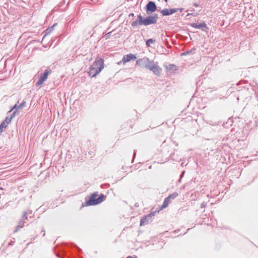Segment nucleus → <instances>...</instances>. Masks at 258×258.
<instances>
[{
    "mask_svg": "<svg viewBox=\"0 0 258 258\" xmlns=\"http://www.w3.org/2000/svg\"><path fill=\"white\" fill-rule=\"evenodd\" d=\"M104 68V60L101 58L96 59L91 64L88 72L89 75L91 77H94L100 73Z\"/></svg>",
    "mask_w": 258,
    "mask_h": 258,
    "instance_id": "1",
    "label": "nucleus"
},
{
    "mask_svg": "<svg viewBox=\"0 0 258 258\" xmlns=\"http://www.w3.org/2000/svg\"><path fill=\"white\" fill-rule=\"evenodd\" d=\"M97 196L98 195L96 193L92 194L89 198V200L86 201L87 205H96L101 203L104 201L105 197L103 194H101V195L98 198Z\"/></svg>",
    "mask_w": 258,
    "mask_h": 258,
    "instance_id": "2",
    "label": "nucleus"
},
{
    "mask_svg": "<svg viewBox=\"0 0 258 258\" xmlns=\"http://www.w3.org/2000/svg\"><path fill=\"white\" fill-rule=\"evenodd\" d=\"M158 18L157 14H154L152 16H148L146 18H144L142 17V24L144 26L155 24L157 22Z\"/></svg>",
    "mask_w": 258,
    "mask_h": 258,
    "instance_id": "3",
    "label": "nucleus"
},
{
    "mask_svg": "<svg viewBox=\"0 0 258 258\" xmlns=\"http://www.w3.org/2000/svg\"><path fill=\"white\" fill-rule=\"evenodd\" d=\"M155 212H153L144 216L140 221V226H143L147 224L150 222L152 221L153 217L155 215Z\"/></svg>",
    "mask_w": 258,
    "mask_h": 258,
    "instance_id": "4",
    "label": "nucleus"
},
{
    "mask_svg": "<svg viewBox=\"0 0 258 258\" xmlns=\"http://www.w3.org/2000/svg\"><path fill=\"white\" fill-rule=\"evenodd\" d=\"M136 58L137 57L135 55L132 54V53H130V54L124 55L123 57L122 60L120 62H118V64H120L121 63H122L123 64H124L127 62L130 61L131 60H134V59H136Z\"/></svg>",
    "mask_w": 258,
    "mask_h": 258,
    "instance_id": "5",
    "label": "nucleus"
},
{
    "mask_svg": "<svg viewBox=\"0 0 258 258\" xmlns=\"http://www.w3.org/2000/svg\"><path fill=\"white\" fill-rule=\"evenodd\" d=\"M190 26L195 28L201 29L203 31H207L208 28L205 22L201 23H191Z\"/></svg>",
    "mask_w": 258,
    "mask_h": 258,
    "instance_id": "6",
    "label": "nucleus"
},
{
    "mask_svg": "<svg viewBox=\"0 0 258 258\" xmlns=\"http://www.w3.org/2000/svg\"><path fill=\"white\" fill-rule=\"evenodd\" d=\"M49 73V72L47 70H45L43 74L40 77V79L36 82V86H40L47 79Z\"/></svg>",
    "mask_w": 258,
    "mask_h": 258,
    "instance_id": "7",
    "label": "nucleus"
},
{
    "mask_svg": "<svg viewBox=\"0 0 258 258\" xmlns=\"http://www.w3.org/2000/svg\"><path fill=\"white\" fill-rule=\"evenodd\" d=\"M157 10V7L154 2L150 1L146 5V12L147 13L149 12H154Z\"/></svg>",
    "mask_w": 258,
    "mask_h": 258,
    "instance_id": "8",
    "label": "nucleus"
},
{
    "mask_svg": "<svg viewBox=\"0 0 258 258\" xmlns=\"http://www.w3.org/2000/svg\"><path fill=\"white\" fill-rule=\"evenodd\" d=\"M149 59L146 57L140 58L137 60L136 63L141 68H146V66H147L149 62Z\"/></svg>",
    "mask_w": 258,
    "mask_h": 258,
    "instance_id": "9",
    "label": "nucleus"
},
{
    "mask_svg": "<svg viewBox=\"0 0 258 258\" xmlns=\"http://www.w3.org/2000/svg\"><path fill=\"white\" fill-rule=\"evenodd\" d=\"M178 9H165L161 11V13L164 16H169L176 13L178 11Z\"/></svg>",
    "mask_w": 258,
    "mask_h": 258,
    "instance_id": "10",
    "label": "nucleus"
},
{
    "mask_svg": "<svg viewBox=\"0 0 258 258\" xmlns=\"http://www.w3.org/2000/svg\"><path fill=\"white\" fill-rule=\"evenodd\" d=\"M150 71L153 72L156 75H159L160 73L161 69L160 68L157 62H156L154 67L151 68Z\"/></svg>",
    "mask_w": 258,
    "mask_h": 258,
    "instance_id": "11",
    "label": "nucleus"
},
{
    "mask_svg": "<svg viewBox=\"0 0 258 258\" xmlns=\"http://www.w3.org/2000/svg\"><path fill=\"white\" fill-rule=\"evenodd\" d=\"M142 16L141 15L138 16V20L133 22L131 25L133 27H135L138 25H143L142 24Z\"/></svg>",
    "mask_w": 258,
    "mask_h": 258,
    "instance_id": "12",
    "label": "nucleus"
},
{
    "mask_svg": "<svg viewBox=\"0 0 258 258\" xmlns=\"http://www.w3.org/2000/svg\"><path fill=\"white\" fill-rule=\"evenodd\" d=\"M11 122V118L9 116L6 117L5 119L1 123L5 128H6L8 124Z\"/></svg>",
    "mask_w": 258,
    "mask_h": 258,
    "instance_id": "13",
    "label": "nucleus"
},
{
    "mask_svg": "<svg viewBox=\"0 0 258 258\" xmlns=\"http://www.w3.org/2000/svg\"><path fill=\"white\" fill-rule=\"evenodd\" d=\"M170 201H171V200L169 199H168V197L165 198L163 202V204L162 205L161 210L166 208L168 206L169 204L170 203Z\"/></svg>",
    "mask_w": 258,
    "mask_h": 258,
    "instance_id": "14",
    "label": "nucleus"
},
{
    "mask_svg": "<svg viewBox=\"0 0 258 258\" xmlns=\"http://www.w3.org/2000/svg\"><path fill=\"white\" fill-rule=\"evenodd\" d=\"M24 223L25 221L23 220H21L20 221H19L18 225H17L14 232H17L20 228H23L24 226Z\"/></svg>",
    "mask_w": 258,
    "mask_h": 258,
    "instance_id": "15",
    "label": "nucleus"
},
{
    "mask_svg": "<svg viewBox=\"0 0 258 258\" xmlns=\"http://www.w3.org/2000/svg\"><path fill=\"white\" fill-rule=\"evenodd\" d=\"M155 63H156V62H154L153 60H149V62H148L147 66H146V69H148L149 70H150L151 69V68H152V67H154Z\"/></svg>",
    "mask_w": 258,
    "mask_h": 258,
    "instance_id": "16",
    "label": "nucleus"
},
{
    "mask_svg": "<svg viewBox=\"0 0 258 258\" xmlns=\"http://www.w3.org/2000/svg\"><path fill=\"white\" fill-rule=\"evenodd\" d=\"M178 196V194L177 192H174L172 194L168 196L167 197L171 200L175 199Z\"/></svg>",
    "mask_w": 258,
    "mask_h": 258,
    "instance_id": "17",
    "label": "nucleus"
},
{
    "mask_svg": "<svg viewBox=\"0 0 258 258\" xmlns=\"http://www.w3.org/2000/svg\"><path fill=\"white\" fill-rule=\"evenodd\" d=\"M56 25V24H54L53 26L47 28L45 31V35L49 34L54 29V26Z\"/></svg>",
    "mask_w": 258,
    "mask_h": 258,
    "instance_id": "18",
    "label": "nucleus"
},
{
    "mask_svg": "<svg viewBox=\"0 0 258 258\" xmlns=\"http://www.w3.org/2000/svg\"><path fill=\"white\" fill-rule=\"evenodd\" d=\"M155 42V40L153 39H152V38H150V39H149L148 40H147L146 42V44L147 45V47H150V44L151 43H154Z\"/></svg>",
    "mask_w": 258,
    "mask_h": 258,
    "instance_id": "19",
    "label": "nucleus"
},
{
    "mask_svg": "<svg viewBox=\"0 0 258 258\" xmlns=\"http://www.w3.org/2000/svg\"><path fill=\"white\" fill-rule=\"evenodd\" d=\"M26 102L25 101H23L22 103H21L18 106V109H22L25 106Z\"/></svg>",
    "mask_w": 258,
    "mask_h": 258,
    "instance_id": "20",
    "label": "nucleus"
},
{
    "mask_svg": "<svg viewBox=\"0 0 258 258\" xmlns=\"http://www.w3.org/2000/svg\"><path fill=\"white\" fill-rule=\"evenodd\" d=\"M31 213V212H24L23 215V216H22L21 220H23V221H24L25 220H27V214L28 213Z\"/></svg>",
    "mask_w": 258,
    "mask_h": 258,
    "instance_id": "21",
    "label": "nucleus"
},
{
    "mask_svg": "<svg viewBox=\"0 0 258 258\" xmlns=\"http://www.w3.org/2000/svg\"><path fill=\"white\" fill-rule=\"evenodd\" d=\"M168 69L169 70H176V67L174 64H169Z\"/></svg>",
    "mask_w": 258,
    "mask_h": 258,
    "instance_id": "22",
    "label": "nucleus"
},
{
    "mask_svg": "<svg viewBox=\"0 0 258 258\" xmlns=\"http://www.w3.org/2000/svg\"><path fill=\"white\" fill-rule=\"evenodd\" d=\"M18 113L17 110H15L11 115L10 117H9V118H11V121L12 120V119L15 116L16 114Z\"/></svg>",
    "mask_w": 258,
    "mask_h": 258,
    "instance_id": "23",
    "label": "nucleus"
},
{
    "mask_svg": "<svg viewBox=\"0 0 258 258\" xmlns=\"http://www.w3.org/2000/svg\"><path fill=\"white\" fill-rule=\"evenodd\" d=\"M18 105L17 104H15L12 108V109L8 112V113L11 112L12 110H19V109H18Z\"/></svg>",
    "mask_w": 258,
    "mask_h": 258,
    "instance_id": "24",
    "label": "nucleus"
},
{
    "mask_svg": "<svg viewBox=\"0 0 258 258\" xmlns=\"http://www.w3.org/2000/svg\"><path fill=\"white\" fill-rule=\"evenodd\" d=\"M206 205L207 204L205 202H203V203H202V204L201 205V208H205L206 206Z\"/></svg>",
    "mask_w": 258,
    "mask_h": 258,
    "instance_id": "25",
    "label": "nucleus"
},
{
    "mask_svg": "<svg viewBox=\"0 0 258 258\" xmlns=\"http://www.w3.org/2000/svg\"><path fill=\"white\" fill-rule=\"evenodd\" d=\"M5 129L4 126L0 124V134H1L3 132V130Z\"/></svg>",
    "mask_w": 258,
    "mask_h": 258,
    "instance_id": "26",
    "label": "nucleus"
},
{
    "mask_svg": "<svg viewBox=\"0 0 258 258\" xmlns=\"http://www.w3.org/2000/svg\"><path fill=\"white\" fill-rule=\"evenodd\" d=\"M110 33H108L105 35L106 38L107 39L109 37V36L110 35Z\"/></svg>",
    "mask_w": 258,
    "mask_h": 258,
    "instance_id": "27",
    "label": "nucleus"
},
{
    "mask_svg": "<svg viewBox=\"0 0 258 258\" xmlns=\"http://www.w3.org/2000/svg\"><path fill=\"white\" fill-rule=\"evenodd\" d=\"M184 173V171H183L181 174L180 175V178H181L183 177Z\"/></svg>",
    "mask_w": 258,
    "mask_h": 258,
    "instance_id": "28",
    "label": "nucleus"
},
{
    "mask_svg": "<svg viewBox=\"0 0 258 258\" xmlns=\"http://www.w3.org/2000/svg\"><path fill=\"white\" fill-rule=\"evenodd\" d=\"M126 258H133L131 256H128Z\"/></svg>",
    "mask_w": 258,
    "mask_h": 258,
    "instance_id": "29",
    "label": "nucleus"
},
{
    "mask_svg": "<svg viewBox=\"0 0 258 258\" xmlns=\"http://www.w3.org/2000/svg\"><path fill=\"white\" fill-rule=\"evenodd\" d=\"M195 5L196 7H198V5H197V4H195V5Z\"/></svg>",
    "mask_w": 258,
    "mask_h": 258,
    "instance_id": "30",
    "label": "nucleus"
},
{
    "mask_svg": "<svg viewBox=\"0 0 258 258\" xmlns=\"http://www.w3.org/2000/svg\"><path fill=\"white\" fill-rule=\"evenodd\" d=\"M181 181V178H180V179L178 180V182H180Z\"/></svg>",
    "mask_w": 258,
    "mask_h": 258,
    "instance_id": "31",
    "label": "nucleus"
},
{
    "mask_svg": "<svg viewBox=\"0 0 258 258\" xmlns=\"http://www.w3.org/2000/svg\"><path fill=\"white\" fill-rule=\"evenodd\" d=\"M130 15H131V16H133L134 15V14H130Z\"/></svg>",
    "mask_w": 258,
    "mask_h": 258,
    "instance_id": "32",
    "label": "nucleus"
},
{
    "mask_svg": "<svg viewBox=\"0 0 258 258\" xmlns=\"http://www.w3.org/2000/svg\"><path fill=\"white\" fill-rule=\"evenodd\" d=\"M164 1H165L166 2H167L168 0H164Z\"/></svg>",
    "mask_w": 258,
    "mask_h": 258,
    "instance_id": "33",
    "label": "nucleus"
}]
</instances>
